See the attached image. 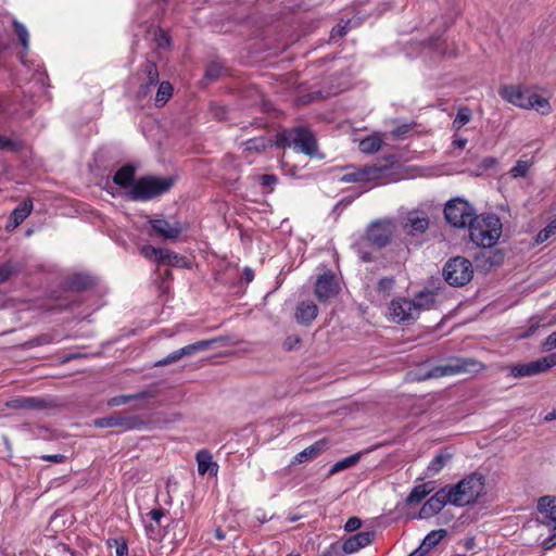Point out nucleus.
I'll return each instance as SVG.
<instances>
[{
    "instance_id": "f257e3e1",
    "label": "nucleus",
    "mask_w": 556,
    "mask_h": 556,
    "mask_svg": "<svg viewBox=\"0 0 556 556\" xmlns=\"http://www.w3.org/2000/svg\"><path fill=\"white\" fill-rule=\"evenodd\" d=\"M394 231L395 225L391 219L372 222L366 228L365 235L353 244V248L363 262H372L375 255L369 248L372 247L376 250L386 248L391 242Z\"/></svg>"
},
{
    "instance_id": "f03ea898",
    "label": "nucleus",
    "mask_w": 556,
    "mask_h": 556,
    "mask_svg": "<svg viewBox=\"0 0 556 556\" xmlns=\"http://www.w3.org/2000/svg\"><path fill=\"white\" fill-rule=\"evenodd\" d=\"M275 143L278 148H293L295 152L303 153L311 159L323 160L325 157L318 149L314 134L305 126L283 129L277 134Z\"/></svg>"
},
{
    "instance_id": "7ed1b4c3",
    "label": "nucleus",
    "mask_w": 556,
    "mask_h": 556,
    "mask_svg": "<svg viewBox=\"0 0 556 556\" xmlns=\"http://www.w3.org/2000/svg\"><path fill=\"white\" fill-rule=\"evenodd\" d=\"M175 177L172 176H142L135 181L124 195L130 201H150L167 193L175 185Z\"/></svg>"
},
{
    "instance_id": "20e7f679",
    "label": "nucleus",
    "mask_w": 556,
    "mask_h": 556,
    "mask_svg": "<svg viewBox=\"0 0 556 556\" xmlns=\"http://www.w3.org/2000/svg\"><path fill=\"white\" fill-rule=\"evenodd\" d=\"M484 477L473 472L454 485H446L452 497L451 505L464 507L477 503L484 491Z\"/></svg>"
},
{
    "instance_id": "39448f33",
    "label": "nucleus",
    "mask_w": 556,
    "mask_h": 556,
    "mask_svg": "<svg viewBox=\"0 0 556 556\" xmlns=\"http://www.w3.org/2000/svg\"><path fill=\"white\" fill-rule=\"evenodd\" d=\"M498 93L504 100L518 108L526 110L534 109L542 115H547L552 112L548 100L535 92H531L529 89L509 85L502 87Z\"/></svg>"
},
{
    "instance_id": "423d86ee",
    "label": "nucleus",
    "mask_w": 556,
    "mask_h": 556,
    "mask_svg": "<svg viewBox=\"0 0 556 556\" xmlns=\"http://www.w3.org/2000/svg\"><path fill=\"white\" fill-rule=\"evenodd\" d=\"M468 229L469 238L476 245L491 248L497 242L502 233V223L494 214L483 217L477 216Z\"/></svg>"
},
{
    "instance_id": "0eeeda50",
    "label": "nucleus",
    "mask_w": 556,
    "mask_h": 556,
    "mask_svg": "<svg viewBox=\"0 0 556 556\" xmlns=\"http://www.w3.org/2000/svg\"><path fill=\"white\" fill-rule=\"evenodd\" d=\"M484 368V364L473 357H453L446 364L435 366L431 370L421 374L417 379L427 380L457 374H478Z\"/></svg>"
},
{
    "instance_id": "6e6552de",
    "label": "nucleus",
    "mask_w": 556,
    "mask_h": 556,
    "mask_svg": "<svg viewBox=\"0 0 556 556\" xmlns=\"http://www.w3.org/2000/svg\"><path fill=\"white\" fill-rule=\"evenodd\" d=\"M477 216L475 207L463 198L451 199L444 206V217L455 228H469Z\"/></svg>"
},
{
    "instance_id": "1a4fd4ad",
    "label": "nucleus",
    "mask_w": 556,
    "mask_h": 556,
    "mask_svg": "<svg viewBox=\"0 0 556 556\" xmlns=\"http://www.w3.org/2000/svg\"><path fill=\"white\" fill-rule=\"evenodd\" d=\"M442 275L450 286L463 287L472 279L473 267L468 258L455 256L445 263Z\"/></svg>"
},
{
    "instance_id": "9d476101",
    "label": "nucleus",
    "mask_w": 556,
    "mask_h": 556,
    "mask_svg": "<svg viewBox=\"0 0 556 556\" xmlns=\"http://www.w3.org/2000/svg\"><path fill=\"white\" fill-rule=\"evenodd\" d=\"M555 365L556 353H553L533 362L513 365L509 367V371L514 378H523L545 372Z\"/></svg>"
},
{
    "instance_id": "9b49d317",
    "label": "nucleus",
    "mask_w": 556,
    "mask_h": 556,
    "mask_svg": "<svg viewBox=\"0 0 556 556\" xmlns=\"http://www.w3.org/2000/svg\"><path fill=\"white\" fill-rule=\"evenodd\" d=\"M97 428H123L124 430L141 429L146 422L137 415H123L113 413L110 416L97 418L94 420Z\"/></svg>"
},
{
    "instance_id": "f8f14e48",
    "label": "nucleus",
    "mask_w": 556,
    "mask_h": 556,
    "mask_svg": "<svg viewBox=\"0 0 556 556\" xmlns=\"http://www.w3.org/2000/svg\"><path fill=\"white\" fill-rule=\"evenodd\" d=\"M390 311L392 318L403 325H412L419 317L415 302L405 298L393 300L390 304Z\"/></svg>"
},
{
    "instance_id": "ddd939ff",
    "label": "nucleus",
    "mask_w": 556,
    "mask_h": 556,
    "mask_svg": "<svg viewBox=\"0 0 556 556\" xmlns=\"http://www.w3.org/2000/svg\"><path fill=\"white\" fill-rule=\"evenodd\" d=\"M7 405L12 409L46 410L55 408L58 403L52 397L17 396L10 400Z\"/></svg>"
},
{
    "instance_id": "4468645a",
    "label": "nucleus",
    "mask_w": 556,
    "mask_h": 556,
    "mask_svg": "<svg viewBox=\"0 0 556 556\" xmlns=\"http://www.w3.org/2000/svg\"><path fill=\"white\" fill-rule=\"evenodd\" d=\"M452 497L446 485L437 491L420 508L419 518L427 519L439 514L446 504H451Z\"/></svg>"
},
{
    "instance_id": "2eb2a0df",
    "label": "nucleus",
    "mask_w": 556,
    "mask_h": 556,
    "mask_svg": "<svg viewBox=\"0 0 556 556\" xmlns=\"http://www.w3.org/2000/svg\"><path fill=\"white\" fill-rule=\"evenodd\" d=\"M340 287L336 276L328 271L318 277L315 283V295L320 302H326L338 295Z\"/></svg>"
},
{
    "instance_id": "dca6fc26",
    "label": "nucleus",
    "mask_w": 556,
    "mask_h": 556,
    "mask_svg": "<svg viewBox=\"0 0 556 556\" xmlns=\"http://www.w3.org/2000/svg\"><path fill=\"white\" fill-rule=\"evenodd\" d=\"M149 224L153 233L166 240H176L182 232L184 228L179 222L170 224L164 218L150 219Z\"/></svg>"
},
{
    "instance_id": "f3484780",
    "label": "nucleus",
    "mask_w": 556,
    "mask_h": 556,
    "mask_svg": "<svg viewBox=\"0 0 556 556\" xmlns=\"http://www.w3.org/2000/svg\"><path fill=\"white\" fill-rule=\"evenodd\" d=\"M429 228V218L425 213L410 212L405 217L403 230L406 235L417 237Z\"/></svg>"
},
{
    "instance_id": "a211bd4d",
    "label": "nucleus",
    "mask_w": 556,
    "mask_h": 556,
    "mask_svg": "<svg viewBox=\"0 0 556 556\" xmlns=\"http://www.w3.org/2000/svg\"><path fill=\"white\" fill-rule=\"evenodd\" d=\"M387 166H365L357 170L346 173L342 176L341 181L343 182H361L377 179L380 174L387 170Z\"/></svg>"
},
{
    "instance_id": "6ab92c4d",
    "label": "nucleus",
    "mask_w": 556,
    "mask_h": 556,
    "mask_svg": "<svg viewBox=\"0 0 556 556\" xmlns=\"http://www.w3.org/2000/svg\"><path fill=\"white\" fill-rule=\"evenodd\" d=\"M375 538L372 531L358 532L349 536L343 541V552L350 554L358 552L361 548L368 546Z\"/></svg>"
},
{
    "instance_id": "aec40b11",
    "label": "nucleus",
    "mask_w": 556,
    "mask_h": 556,
    "mask_svg": "<svg viewBox=\"0 0 556 556\" xmlns=\"http://www.w3.org/2000/svg\"><path fill=\"white\" fill-rule=\"evenodd\" d=\"M96 278L89 274L77 273L67 277L65 281L66 289L70 291L80 292L91 289L96 286Z\"/></svg>"
},
{
    "instance_id": "412c9836",
    "label": "nucleus",
    "mask_w": 556,
    "mask_h": 556,
    "mask_svg": "<svg viewBox=\"0 0 556 556\" xmlns=\"http://www.w3.org/2000/svg\"><path fill=\"white\" fill-rule=\"evenodd\" d=\"M538 510L544 516L543 523L556 528V497L542 496L538 502Z\"/></svg>"
},
{
    "instance_id": "4be33fe9",
    "label": "nucleus",
    "mask_w": 556,
    "mask_h": 556,
    "mask_svg": "<svg viewBox=\"0 0 556 556\" xmlns=\"http://www.w3.org/2000/svg\"><path fill=\"white\" fill-rule=\"evenodd\" d=\"M453 454L448 448L441 450L429 463L425 470V478H432L441 472V470L452 460Z\"/></svg>"
},
{
    "instance_id": "5701e85b",
    "label": "nucleus",
    "mask_w": 556,
    "mask_h": 556,
    "mask_svg": "<svg viewBox=\"0 0 556 556\" xmlns=\"http://www.w3.org/2000/svg\"><path fill=\"white\" fill-rule=\"evenodd\" d=\"M318 315V307L312 301L300 302L295 309V319L299 324L308 326Z\"/></svg>"
},
{
    "instance_id": "b1692460",
    "label": "nucleus",
    "mask_w": 556,
    "mask_h": 556,
    "mask_svg": "<svg viewBox=\"0 0 556 556\" xmlns=\"http://www.w3.org/2000/svg\"><path fill=\"white\" fill-rule=\"evenodd\" d=\"M198 471L199 475H208L211 477L217 476L218 465L213 460L212 454L206 450H201L197 453Z\"/></svg>"
},
{
    "instance_id": "393cba45",
    "label": "nucleus",
    "mask_w": 556,
    "mask_h": 556,
    "mask_svg": "<svg viewBox=\"0 0 556 556\" xmlns=\"http://www.w3.org/2000/svg\"><path fill=\"white\" fill-rule=\"evenodd\" d=\"M327 446V441L321 439L294 456L292 464H302L316 458Z\"/></svg>"
},
{
    "instance_id": "a878e982",
    "label": "nucleus",
    "mask_w": 556,
    "mask_h": 556,
    "mask_svg": "<svg viewBox=\"0 0 556 556\" xmlns=\"http://www.w3.org/2000/svg\"><path fill=\"white\" fill-rule=\"evenodd\" d=\"M135 167L131 164H126L113 175V182L129 190L137 180L135 179Z\"/></svg>"
},
{
    "instance_id": "bb28decb",
    "label": "nucleus",
    "mask_w": 556,
    "mask_h": 556,
    "mask_svg": "<svg viewBox=\"0 0 556 556\" xmlns=\"http://www.w3.org/2000/svg\"><path fill=\"white\" fill-rule=\"evenodd\" d=\"M155 393L152 390H143L134 394L116 395L109 400V406H122L131 401H140L154 397Z\"/></svg>"
},
{
    "instance_id": "cd10ccee",
    "label": "nucleus",
    "mask_w": 556,
    "mask_h": 556,
    "mask_svg": "<svg viewBox=\"0 0 556 556\" xmlns=\"http://www.w3.org/2000/svg\"><path fill=\"white\" fill-rule=\"evenodd\" d=\"M434 481H429L414 486L406 497V503L408 505L420 503L428 494L434 490Z\"/></svg>"
},
{
    "instance_id": "c85d7f7f",
    "label": "nucleus",
    "mask_w": 556,
    "mask_h": 556,
    "mask_svg": "<svg viewBox=\"0 0 556 556\" xmlns=\"http://www.w3.org/2000/svg\"><path fill=\"white\" fill-rule=\"evenodd\" d=\"M33 210V203L30 200L22 202L17 207L13 210L10 215L9 222L13 227L20 226L30 214Z\"/></svg>"
},
{
    "instance_id": "c756f323",
    "label": "nucleus",
    "mask_w": 556,
    "mask_h": 556,
    "mask_svg": "<svg viewBox=\"0 0 556 556\" xmlns=\"http://www.w3.org/2000/svg\"><path fill=\"white\" fill-rule=\"evenodd\" d=\"M437 293L431 290H422L418 294L415 295L413 302H415L416 308H418V314L424 309H430L435 303Z\"/></svg>"
},
{
    "instance_id": "7c9ffc66",
    "label": "nucleus",
    "mask_w": 556,
    "mask_h": 556,
    "mask_svg": "<svg viewBox=\"0 0 556 556\" xmlns=\"http://www.w3.org/2000/svg\"><path fill=\"white\" fill-rule=\"evenodd\" d=\"M226 72V66L220 61L210 62L204 72L203 80L212 83L217 80Z\"/></svg>"
},
{
    "instance_id": "2f4dec72",
    "label": "nucleus",
    "mask_w": 556,
    "mask_h": 556,
    "mask_svg": "<svg viewBox=\"0 0 556 556\" xmlns=\"http://www.w3.org/2000/svg\"><path fill=\"white\" fill-rule=\"evenodd\" d=\"M140 72L143 75L142 80L153 86L159 84V70L154 62L146 61L140 65Z\"/></svg>"
},
{
    "instance_id": "473e14b6",
    "label": "nucleus",
    "mask_w": 556,
    "mask_h": 556,
    "mask_svg": "<svg viewBox=\"0 0 556 556\" xmlns=\"http://www.w3.org/2000/svg\"><path fill=\"white\" fill-rule=\"evenodd\" d=\"M173 86L169 81H162L159 84V88L155 96V106L162 108L173 96Z\"/></svg>"
},
{
    "instance_id": "72a5a7b5",
    "label": "nucleus",
    "mask_w": 556,
    "mask_h": 556,
    "mask_svg": "<svg viewBox=\"0 0 556 556\" xmlns=\"http://www.w3.org/2000/svg\"><path fill=\"white\" fill-rule=\"evenodd\" d=\"M447 534V531L444 529L433 530L429 532L425 539L422 540L420 546L424 547V549L428 553L431 551L435 545L440 543V541L445 538Z\"/></svg>"
},
{
    "instance_id": "f704fd0d",
    "label": "nucleus",
    "mask_w": 556,
    "mask_h": 556,
    "mask_svg": "<svg viewBox=\"0 0 556 556\" xmlns=\"http://www.w3.org/2000/svg\"><path fill=\"white\" fill-rule=\"evenodd\" d=\"M242 146L244 147L245 151L263 152L268 147H271L273 142L268 138L256 137L242 142Z\"/></svg>"
},
{
    "instance_id": "c9c22d12",
    "label": "nucleus",
    "mask_w": 556,
    "mask_h": 556,
    "mask_svg": "<svg viewBox=\"0 0 556 556\" xmlns=\"http://www.w3.org/2000/svg\"><path fill=\"white\" fill-rule=\"evenodd\" d=\"M15 96L0 94V116H12L18 112Z\"/></svg>"
},
{
    "instance_id": "e433bc0d",
    "label": "nucleus",
    "mask_w": 556,
    "mask_h": 556,
    "mask_svg": "<svg viewBox=\"0 0 556 556\" xmlns=\"http://www.w3.org/2000/svg\"><path fill=\"white\" fill-rule=\"evenodd\" d=\"M214 342H215L214 340H201V341L194 342L192 344H188V345L181 348L180 354H182L184 357L191 356L195 353L207 350L208 348H211L213 345Z\"/></svg>"
},
{
    "instance_id": "4c0bfd02",
    "label": "nucleus",
    "mask_w": 556,
    "mask_h": 556,
    "mask_svg": "<svg viewBox=\"0 0 556 556\" xmlns=\"http://www.w3.org/2000/svg\"><path fill=\"white\" fill-rule=\"evenodd\" d=\"M361 459V454L356 453L351 456H348L339 462H337L331 468H330V475H334L339 471L345 470L348 468H351L355 466Z\"/></svg>"
},
{
    "instance_id": "58836bf2",
    "label": "nucleus",
    "mask_w": 556,
    "mask_h": 556,
    "mask_svg": "<svg viewBox=\"0 0 556 556\" xmlns=\"http://www.w3.org/2000/svg\"><path fill=\"white\" fill-rule=\"evenodd\" d=\"M20 270L21 266L12 261L0 264V283L5 282L12 275Z\"/></svg>"
},
{
    "instance_id": "ea45409f",
    "label": "nucleus",
    "mask_w": 556,
    "mask_h": 556,
    "mask_svg": "<svg viewBox=\"0 0 556 556\" xmlns=\"http://www.w3.org/2000/svg\"><path fill=\"white\" fill-rule=\"evenodd\" d=\"M471 110L468 106H462L457 111L456 117L453 122V126L456 129H460L471 121Z\"/></svg>"
},
{
    "instance_id": "a19ab883",
    "label": "nucleus",
    "mask_w": 556,
    "mask_h": 556,
    "mask_svg": "<svg viewBox=\"0 0 556 556\" xmlns=\"http://www.w3.org/2000/svg\"><path fill=\"white\" fill-rule=\"evenodd\" d=\"M531 162L528 160H518L510 168L509 174L513 178L526 177L529 173Z\"/></svg>"
},
{
    "instance_id": "79ce46f5",
    "label": "nucleus",
    "mask_w": 556,
    "mask_h": 556,
    "mask_svg": "<svg viewBox=\"0 0 556 556\" xmlns=\"http://www.w3.org/2000/svg\"><path fill=\"white\" fill-rule=\"evenodd\" d=\"M381 147V140L375 137H368L359 142V149L364 153H375Z\"/></svg>"
},
{
    "instance_id": "37998d69",
    "label": "nucleus",
    "mask_w": 556,
    "mask_h": 556,
    "mask_svg": "<svg viewBox=\"0 0 556 556\" xmlns=\"http://www.w3.org/2000/svg\"><path fill=\"white\" fill-rule=\"evenodd\" d=\"M182 260H184V257L179 256L177 253L166 250V249H162L159 264L175 266V265L179 264V262Z\"/></svg>"
},
{
    "instance_id": "c03bdc74",
    "label": "nucleus",
    "mask_w": 556,
    "mask_h": 556,
    "mask_svg": "<svg viewBox=\"0 0 556 556\" xmlns=\"http://www.w3.org/2000/svg\"><path fill=\"white\" fill-rule=\"evenodd\" d=\"M108 545L110 547L115 546L116 556H128V545L125 539L123 538H113L108 540Z\"/></svg>"
},
{
    "instance_id": "a18cd8bd",
    "label": "nucleus",
    "mask_w": 556,
    "mask_h": 556,
    "mask_svg": "<svg viewBox=\"0 0 556 556\" xmlns=\"http://www.w3.org/2000/svg\"><path fill=\"white\" fill-rule=\"evenodd\" d=\"M556 233V218L553 219L545 228L539 231L535 237V243L541 244Z\"/></svg>"
},
{
    "instance_id": "49530a36",
    "label": "nucleus",
    "mask_w": 556,
    "mask_h": 556,
    "mask_svg": "<svg viewBox=\"0 0 556 556\" xmlns=\"http://www.w3.org/2000/svg\"><path fill=\"white\" fill-rule=\"evenodd\" d=\"M13 26H14V30H15V33H16V35H17V37H18V39H20V41H21V43L23 46V48L25 50H27L28 49V42H29V35H28V31H27L26 27L22 23H20L17 21L13 22Z\"/></svg>"
},
{
    "instance_id": "de8ad7c7",
    "label": "nucleus",
    "mask_w": 556,
    "mask_h": 556,
    "mask_svg": "<svg viewBox=\"0 0 556 556\" xmlns=\"http://www.w3.org/2000/svg\"><path fill=\"white\" fill-rule=\"evenodd\" d=\"M154 40L159 48L165 49L170 46V36L163 28H157L154 34Z\"/></svg>"
},
{
    "instance_id": "09e8293b",
    "label": "nucleus",
    "mask_w": 556,
    "mask_h": 556,
    "mask_svg": "<svg viewBox=\"0 0 556 556\" xmlns=\"http://www.w3.org/2000/svg\"><path fill=\"white\" fill-rule=\"evenodd\" d=\"M141 253H142V255L146 258L151 260V261H155V262L159 263L160 255L162 253V249L155 248V247L150 245V244H147V245L142 247Z\"/></svg>"
},
{
    "instance_id": "8fccbe9b",
    "label": "nucleus",
    "mask_w": 556,
    "mask_h": 556,
    "mask_svg": "<svg viewBox=\"0 0 556 556\" xmlns=\"http://www.w3.org/2000/svg\"><path fill=\"white\" fill-rule=\"evenodd\" d=\"M180 353H181V349L176 350V351L172 352L170 354H168L166 357L155 362L154 366L163 367V366L169 365L172 363L178 362L179 359H181L184 357V355Z\"/></svg>"
},
{
    "instance_id": "3c124183",
    "label": "nucleus",
    "mask_w": 556,
    "mask_h": 556,
    "mask_svg": "<svg viewBox=\"0 0 556 556\" xmlns=\"http://www.w3.org/2000/svg\"><path fill=\"white\" fill-rule=\"evenodd\" d=\"M395 286L393 277H383L378 281V291L389 295Z\"/></svg>"
},
{
    "instance_id": "603ef678",
    "label": "nucleus",
    "mask_w": 556,
    "mask_h": 556,
    "mask_svg": "<svg viewBox=\"0 0 556 556\" xmlns=\"http://www.w3.org/2000/svg\"><path fill=\"white\" fill-rule=\"evenodd\" d=\"M260 185L268 190H273L274 186L278 182V177L275 174H264L258 177Z\"/></svg>"
},
{
    "instance_id": "864d4df0",
    "label": "nucleus",
    "mask_w": 556,
    "mask_h": 556,
    "mask_svg": "<svg viewBox=\"0 0 556 556\" xmlns=\"http://www.w3.org/2000/svg\"><path fill=\"white\" fill-rule=\"evenodd\" d=\"M489 256L486 257V262L490 266H500L504 262L505 254L501 250L489 251Z\"/></svg>"
},
{
    "instance_id": "5fc2aeb1",
    "label": "nucleus",
    "mask_w": 556,
    "mask_h": 556,
    "mask_svg": "<svg viewBox=\"0 0 556 556\" xmlns=\"http://www.w3.org/2000/svg\"><path fill=\"white\" fill-rule=\"evenodd\" d=\"M348 553L343 552V542H334L330 544L325 553V556H345Z\"/></svg>"
},
{
    "instance_id": "6e6d98bb",
    "label": "nucleus",
    "mask_w": 556,
    "mask_h": 556,
    "mask_svg": "<svg viewBox=\"0 0 556 556\" xmlns=\"http://www.w3.org/2000/svg\"><path fill=\"white\" fill-rule=\"evenodd\" d=\"M211 111H212L213 116L218 121H224L227 118L228 110H227V106H225V105L212 104Z\"/></svg>"
},
{
    "instance_id": "4d7b16f0",
    "label": "nucleus",
    "mask_w": 556,
    "mask_h": 556,
    "mask_svg": "<svg viewBox=\"0 0 556 556\" xmlns=\"http://www.w3.org/2000/svg\"><path fill=\"white\" fill-rule=\"evenodd\" d=\"M350 24V22H346L345 25H337L336 27L332 28L331 30V39L332 40H337L339 38H342L343 36L346 35L348 33V25Z\"/></svg>"
},
{
    "instance_id": "13d9d810",
    "label": "nucleus",
    "mask_w": 556,
    "mask_h": 556,
    "mask_svg": "<svg viewBox=\"0 0 556 556\" xmlns=\"http://www.w3.org/2000/svg\"><path fill=\"white\" fill-rule=\"evenodd\" d=\"M362 526V520L357 517H351L344 525V530L348 532H354Z\"/></svg>"
},
{
    "instance_id": "bf43d9fd",
    "label": "nucleus",
    "mask_w": 556,
    "mask_h": 556,
    "mask_svg": "<svg viewBox=\"0 0 556 556\" xmlns=\"http://www.w3.org/2000/svg\"><path fill=\"white\" fill-rule=\"evenodd\" d=\"M152 86H153V85H151V84L146 83V81H143V80H142V83L140 84L139 89H138V91H137V98H138L139 100H142V99H144L146 97H148V96L150 94V92H151V87H152Z\"/></svg>"
},
{
    "instance_id": "052dcab7",
    "label": "nucleus",
    "mask_w": 556,
    "mask_h": 556,
    "mask_svg": "<svg viewBox=\"0 0 556 556\" xmlns=\"http://www.w3.org/2000/svg\"><path fill=\"white\" fill-rule=\"evenodd\" d=\"M422 9L429 14H435L438 12L439 5L434 0H425L422 2Z\"/></svg>"
},
{
    "instance_id": "680f3d73",
    "label": "nucleus",
    "mask_w": 556,
    "mask_h": 556,
    "mask_svg": "<svg viewBox=\"0 0 556 556\" xmlns=\"http://www.w3.org/2000/svg\"><path fill=\"white\" fill-rule=\"evenodd\" d=\"M40 459L55 464H61L66 460V456L63 454L41 455Z\"/></svg>"
},
{
    "instance_id": "e2e57ef3",
    "label": "nucleus",
    "mask_w": 556,
    "mask_h": 556,
    "mask_svg": "<svg viewBox=\"0 0 556 556\" xmlns=\"http://www.w3.org/2000/svg\"><path fill=\"white\" fill-rule=\"evenodd\" d=\"M556 349V331L551 333L543 343L544 351H551Z\"/></svg>"
},
{
    "instance_id": "0e129e2a",
    "label": "nucleus",
    "mask_w": 556,
    "mask_h": 556,
    "mask_svg": "<svg viewBox=\"0 0 556 556\" xmlns=\"http://www.w3.org/2000/svg\"><path fill=\"white\" fill-rule=\"evenodd\" d=\"M299 343H300V338H299V337H296V336H290V337H288V338L285 340V342H283V348H285V350H287V351H291V350H293V349H294V346H295L296 344H299Z\"/></svg>"
},
{
    "instance_id": "69168bd1",
    "label": "nucleus",
    "mask_w": 556,
    "mask_h": 556,
    "mask_svg": "<svg viewBox=\"0 0 556 556\" xmlns=\"http://www.w3.org/2000/svg\"><path fill=\"white\" fill-rule=\"evenodd\" d=\"M0 150H15L14 142L5 136H0Z\"/></svg>"
},
{
    "instance_id": "338daca9",
    "label": "nucleus",
    "mask_w": 556,
    "mask_h": 556,
    "mask_svg": "<svg viewBox=\"0 0 556 556\" xmlns=\"http://www.w3.org/2000/svg\"><path fill=\"white\" fill-rule=\"evenodd\" d=\"M152 520H154L156 523H160L162 517L165 515V510L162 508L152 509L149 513Z\"/></svg>"
},
{
    "instance_id": "774afa93",
    "label": "nucleus",
    "mask_w": 556,
    "mask_h": 556,
    "mask_svg": "<svg viewBox=\"0 0 556 556\" xmlns=\"http://www.w3.org/2000/svg\"><path fill=\"white\" fill-rule=\"evenodd\" d=\"M556 546V532L543 541V547L551 549Z\"/></svg>"
}]
</instances>
